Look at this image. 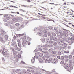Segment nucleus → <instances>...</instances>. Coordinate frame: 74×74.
Here are the masks:
<instances>
[{
    "label": "nucleus",
    "mask_w": 74,
    "mask_h": 74,
    "mask_svg": "<svg viewBox=\"0 0 74 74\" xmlns=\"http://www.w3.org/2000/svg\"><path fill=\"white\" fill-rule=\"evenodd\" d=\"M70 69L71 70H73V66H71V67H70Z\"/></svg>",
    "instance_id": "5fc2aeb1"
},
{
    "label": "nucleus",
    "mask_w": 74,
    "mask_h": 74,
    "mask_svg": "<svg viewBox=\"0 0 74 74\" xmlns=\"http://www.w3.org/2000/svg\"><path fill=\"white\" fill-rule=\"evenodd\" d=\"M17 41L18 43H19L20 42H21V41H20V40H19V39H17Z\"/></svg>",
    "instance_id": "6e6d98bb"
},
{
    "label": "nucleus",
    "mask_w": 74,
    "mask_h": 74,
    "mask_svg": "<svg viewBox=\"0 0 74 74\" xmlns=\"http://www.w3.org/2000/svg\"><path fill=\"white\" fill-rule=\"evenodd\" d=\"M62 30H64V31H63V33H64V34H68V33H69V30H67L66 29H65L63 28H62Z\"/></svg>",
    "instance_id": "39448f33"
},
{
    "label": "nucleus",
    "mask_w": 74,
    "mask_h": 74,
    "mask_svg": "<svg viewBox=\"0 0 74 74\" xmlns=\"http://www.w3.org/2000/svg\"><path fill=\"white\" fill-rule=\"evenodd\" d=\"M0 41L2 42H5V41L4 40H3L2 37H0Z\"/></svg>",
    "instance_id": "f8f14e48"
},
{
    "label": "nucleus",
    "mask_w": 74,
    "mask_h": 74,
    "mask_svg": "<svg viewBox=\"0 0 74 74\" xmlns=\"http://www.w3.org/2000/svg\"><path fill=\"white\" fill-rule=\"evenodd\" d=\"M28 44L30 45V42H28Z\"/></svg>",
    "instance_id": "69168bd1"
},
{
    "label": "nucleus",
    "mask_w": 74,
    "mask_h": 74,
    "mask_svg": "<svg viewBox=\"0 0 74 74\" xmlns=\"http://www.w3.org/2000/svg\"><path fill=\"white\" fill-rule=\"evenodd\" d=\"M20 71H21V70L19 69H17L16 71V73H20Z\"/></svg>",
    "instance_id": "6ab92c4d"
},
{
    "label": "nucleus",
    "mask_w": 74,
    "mask_h": 74,
    "mask_svg": "<svg viewBox=\"0 0 74 74\" xmlns=\"http://www.w3.org/2000/svg\"><path fill=\"white\" fill-rule=\"evenodd\" d=\"M39 62H40V63H43V60H42L41 59H39Z\"/></svg>",
    "instance_id": "b1692460"
},
{
    "label": "nucleus",
    "mask_w": 74,
    "mask_h": 74,
    "mask_svg": "<svg viewBox=\"0 0 74 74\" xmlns=\"http://www.w3.org/2000/svg\"><path fill=\"white\" fill-rule=\"evenodd\" d=\"M60 59L61 60H63L64 59V56H62L61 57Z\"/></svg>",
    "instance_id": "cd10ccee"
},
{
    "label": "nucleus",
    "mask_w": 74,
    "mask_h": 74,
    "mask_svg": "<svg viewBox=\"0 0 74 74\" xmlns=\"http://www.w3.org/2000/svg\"><path fill=\"white\" fill-rule=\"evenodd\" d=\"M52 54H53L54 55H55V54H56V51H54L52 52Z\"/></svg>",
    "instance_id": "bb28decb"
},
{
    "label": "nucleus",
    "mask_w": 74,
    "mask_h": 74,
    "mask_svg": "<svg viewBox=\"0 0 74 74\" xmlns=\"http://www.w3.org/2000/svg\"><path fill=\"white\" fill-rule=\"evenodd\" d=\"M31 72L32 73V74H36V73H35V72H34V70H31Z\"/></svg>",
    "instance_id": "393cba45"
},
{
    "label": "nucleus",
    "mask_w": 74,
    "mask_h": 74,
    "mask_svg": "<svg viewBox=\"0 0 74 74\" xmlns=\"http://www.w3.org/2000/svg\"><path fill=\"white\" fill-rule=\"evenodd\" d=\"M49 47V45H43V49L44 50H48V47Z\"/></svg>",
    "instance_id": "f03ea898"
},
{
    "label": "nucleus",
    "mask_w": 74,
    "mask_h": 74,
    "mask_svg": "<svg viewBox=\"0 0 74 74\" xmlns=\"http://www.w3.org/2000/svg\"><path fill=\"white\" fill-rule=\"evenodd\" d=\"M9 6L10 7H14V8H18V7L10 5Z\"/></svg>",
    "instance_id": "c9c22d12"
},
{
    "label": "nucleus",
    "mask_w": 74,
    "mask_h": 74,
    "mask_svg": "<svg viewBox=\"0 0 74 74\" xmlns=\"http://www.w3.org/2000/svg\"><path fill=\"white\" fill-rule=\"evenodd\" d=\"M5 41H7V40H8V38L5 37Z\"/></svg>",
    "instance_id": "e2e57ef3"
},
{
    "label": "nucleus",
    "mask_w": 74,
    "mask_h": 74,
    "mask_svg": "<svg viewBox=\"0 0 74 74\" xmlns=\"http://www.w3.org/2000/svg\"><path fill=\"white\" fill-rule=\"evenodd\" d=\"M53 45L54 46H56L57 45V43L55 42L54 43Z\"/></svg>",
    "instance_id": "79ce46f5"
},
{
    "label": "nucleus",
    "mask_w": 74,
    "mask_h": 74,
    "mask_svg": "<svg viewBox=\"0 0 74 74\" xmlns=\"http://www.w3.org/2000/svg\"><path fill=\"white\" fill-rule=\"evenodd\" d=\"M15 25L16 26H19L20 25V24H19V23H16Z\"/></svg>",
    "instance_id": "72a5a7b5"
},
{
    "label": "nucleus",
    "mask_w": 74,
    "mask_h": 74,
    "mask_svg": "<svg viewBox=\"0 0 74 74\" xmlns=\"http://www.w3.org/2000/svg\"><path fill=\"white\" fill-rule=\"evenodd\" d=\"M64 61H62L60 62V63L61 64H63L64 63Z\"/></svg>",
    "instance_id": "2f4dec72"
},
{
    "label": "nucleus",
    "mask_w": 74,
    "mask_h": 74,
    "mask_svg": "<svg viewBox=\"0 0 74 74\" xmlns=\"http://www.w3.org/2000/svg\"><path fill=\"white\" fill-rule=\"evenodd\" d=\"M64 67L65 69H69V67H68L67 66H64Z\"/></svg>",
    "instance_id": "c85d7f7f"
},
{
    "label": "nucleus",
    "mask_w": 74,
    "mask_h": 74,
    "mask_svg": "<svg viewBox=\"0 0 74 74\" xmlns=\"http://www.w3.org/2000/svg\"><path fill=\"white\" fill-rule=\"evenodd\" d=\"M60 35H61V36H63V35H64V33L61 32L60 33Z\"/></svg>",
    "instance_id": "ea45409f"
},
{
    "label": "nucleus",
    "mask_w": 74,
    "mask_h": 74,
    "mask_svg": "<svg viewBox=\"0 0 74 74\" xmlns=\"http://www.w3.org/2000/svg\"><path fill=\"white\" fill-rule=\"evenodd\" d=\"M12 21H14V22H17V19H16L15 18H14L12 19Z\"/></svg>",
    "instance_id": "a211bd4d"
},
{
    "label": "nucleus",
    "mask_w": 74,
    "mask_h": 74,
    "mask_svg": "<svg viewBox=\"0 0 74 74\" xmlns=\"http://www.w3.org/2000/svg\"><path fill=\"white\" fill-rule=\"evenodd\" d=\"M63 53L62 51H58V54L59 55H62V54H63Z\"/></svg>",
    "instance_id": "412c9836"
},
{
    "label": "nucleus",
    "mask_w": 74,
    "mask_h": 74,
    "mask_svg": "<svg viewBox=\"0 0 74 74\" xmlns=\"http://www.w3.org/2000/svg\"><path fill=\"white\" fill-rule=\"evenodd\" d=\"M14 47H15V48H14L15 50H17V51H20V49H19V48H18L17 47V45L15 46Z\"/></svg>",
    "instance_id": "9d476101"
},
{
    "label": "nucleus",
    "mask_w": 74,
    "mask_h": 74,
    "mask_svg": "<svg viewBox=\"0 0 74 74\" xmlns=\"http://www.w3.org/2000/svg\"><path fill=\"white\" fill-rule=\"evenodd\" d=\"M3 16L4 17H6V19L7 20H9V19H10L11 18V17H8V14H5Z\"/></svg>",
    "instance_id": "0eeeda50"
},
{
    "label": "nucleus",
    "mask_w": 74,
    "mask_h": 74,
    "mask_svg": "<svg viewBox=\"0 0 74 74\" xmlns=\"http://www.w3.org/2000/svg\"><path fill=\"white\" fill-rule=\"evenodd\" d=\"M42 51V49L41 48H40L38 49V51Z\"/></svg>",
    "instance_id": "f704fd0d"
},
{
    "label": "nucleus",
    "mask_w": 74,
    "mask_h": 74,
    "mask_svg": "<svg viewBox=\"0 0 74 74\" xmlns=\"http://www.w3.org/2000/svg\"><path fill=\"white\" fill-rule=\"evenodd\" d=\"M42 59L43 60H46V59H45V58L44 57H42Z\"/></svg>",
    "instance_id": "49530a36"
},
{
    "label": "nucleus",
    "mask_w": 74,
    "mask_h": 74,
    "mask_svg": "<svg viewBox=\"0 0 74 74\" xmlns=\"http://www.w3.org/2000/svg\"><path fill=\"white\" fill-rule=\"evenodd\" d=\"M42 71H45L46 73V74H51V73H50V72L47 71L46 70H45L43 69H42Z\"/></svg>",
    "instance_id": "1a4fd4ad"
},
{
    "label": "nucleus",
    "mask_w": 74,
    "mask_h": 74,
    "mask_svg": "<svg viewBox=\"0 0 74 74\" xmlns=\"http://www.w3.org/2000/svg\"><path fill=\"white\" fill-rule=\"evenodd\" d=\"M52 42H52V41H49V43L50 44H52Z\"/></svg>",
    "instance_id": "13d9d810"
},
{
    "label": "nucleus",
    "mask_w": 74,
    "mask_h": 74,
    "mask_svg": "<svg viewBox=\"0 0 74 74\" xmlns=\"http://www.w3.org/2000/svg\"><path fill=\"white\" fill-rule=\"evenodd\" d=\"M35 61V59L34 58H32L31 59V62L32 63H34V61Z\"/></svg>",
    "instance_id": "f3484780"
},
{
    "label": "nucleus",
    "mask_w": 74,
    "mask_h": 74,
    "mask_svg": "<svg viewBox=\"0 0 74 74\" xmlns=\"http://www.w3.org/2000/svg\"><path fill=\"white\" fill-rule=\"evenodd\" d=\"M64 57L65 58H66V59H67V58H69V56H68L65 55L64 56Z\"/></svg>",
    "instance_id": "473e14b6"
},
{
    "label": "nucleus",
    "mask_w": 74,
    "mask_h": 74,
    "mask_svg": "<svg viewBox=\"0 0 74 74\" xmlns=\"http://www.w3.org/2000/svg\"><path fill=\"white\" fill-rule=\"evenodd\" d=\"M63 45L64 47H67V44L64 43L63 44Z\"/></svg>",
    "instance_id": "58836bf2"
},
{
    "label": "nucleus",
    "mask_w": 74,
    "mask_h": 74,
    "mask_svg": "<svg viewBox=\"0 0 74 74\" xmlns=\"http://www.w3.org/2000/svg\"><path fill=\"white\" fill-rule=\"evenodd\" d=\"M72 66V65L71 64H69V68H70V67H71Z\"/></svg>",
    "instance_id": "a18cd8bd"
},
{
    "label": "nucleus",
    "mask_w": 74,
    "mask_h": 74,
    "mask_svg": "<svg viewBox=\"0 0 74 74\" xmlns=\"http://www.w3.org/2000/svg\"><path fill=\"white\" fill-rule=\"evenodd\" d=\"M57 58L58 59H60V56H57Z\"/></svg>",
    "instance_id": "4d7b16f0"
},
{
    "label": "nucleus",
    "mask_w": 74,
    "mask_h": 74,
    "mask_svg": "<svg viewBox=\"0 0 74 74\" xmlns=\"http://www.w3.org/2000/svg\"><path fill=\"white\" fill-rule=\"evenodd\" d=\"M27 67L28 69H34V66H33L32 67Z\"/></svg>",
    "instance_id": "c756f323"
},
{
    "label": "nucleus",
    "mask_w": 74,
    "mask_h": 74,
    "mask_svg": "<svg viewBox=\"0 0 74 74\" xmlns=\"http://www.w3.org/2000/svg\"><path fill=\"white\" fill-rule=\"evenodd\" d=\"M17 53V52H16V51H14L13 53V55H14V56H15V55H16Z\"/></svg>",
    "instance_id": "dca6fc26"
},
{
    "label": "nucleus",
    "mask_w": 74,
    "mask_h": 74,
    "mask_svg": "<svg viewBox=\"0 0 74 74\" xmlns=\"http://www.w3.org/2000/svg\"><path fill=\"white\" fill-rule=\"evenodd\" d=\"M45 63H51V62H52V58H50L49 60L47 59H46L45 61Z\"/></svg>",
    "instance_id": "20e7f679"
},
{
    "label": "nucleus",
    "mask_w": 74,
    "mask_h": 74,
    "mask_svg": "<svg viewBox=\"0 0 74 74\" xmlns=\"http://www.w3.org/2000/svg\"><path fill=\"white\" fill-rule=\"evenodd\" d=\"M64 66H68V64H67L65 63L64 64Z\"/></svg>",
    "instance_id": "de8ad7c7"
},
{
    "label": "nucleus",
    "mask_w": 74,
    "mask_h": 74,
    "mask_svg": "<svg viewBox=\"0 0 74 74\" xmlns=\"http://www.w3.org/2000/svg\"><path fill=\"white\" fill-rule=\"evenodd\" d=\"M43 55V53H40L39 54V56L40 57H42Z\"/></svg>",
    "instance_id": "a878e982"
},
{
    "label": "nucleus",
    "mask_w": 74,
    "mask_h": 74,
    "mask_svg": "<svg viewBox=\"0 0 74 74\" xmlns=\"http://www.w3.org/2000/svg\"><path fill=\"white\" fill-rule=\"evenodd\" d=\"M27 39L28 40H29V41H31V38L29 37L27 38Z\"/></svg>",
    "instance_id": "37998d69"
},
{
    "label": "nucleus",
    "mask_w": 74,
    "mask_h": 74,
    "mask_svg": "<svg viewBox=\"0 0 74 74\" xmlns=\"http://www.w3.org/2000/svg\"><path fill=\"white\" fill-rule=\"evenodd\" d=\"M62 32V31L61 30H59V33L60 34Z\"/></svg>",
    "instance_id": "774afa93"
},
{
    "label": "nucleus",
    "mask_w": 74,
    "mask_h": 74,
    "mask_svg": "<svg viewBox=\"0 0 74 74\" xmlns=\"http://www.w3.org/2000/svg\"><path fill=\"white\" fill-rule=\"evenodd\" d=\"M27 73V71H24L23 72V73Z\"/></svg>",
    "instance_id": "338daca9"
},
{
    "label": "nucleus",
    "mask_w": 74,
    "mask_h": 74,
    "mask_svg": "<svg viewBox=\"0 0 74 74\" xmlns=\"http://www.w3.org/2000/svg\"><path fill=\"white\" fill-rule=\"evenodd\" d=\"M69 59H72V55H70L69 56Z\"/></svg>",
    "instance_id": "4c0bfd02"
},
{
    "label": "nucleus",
    "mask_w": 74,
    "mask_h": 74,
    "mask_svg": "<svg viewBox=\"0 0 74 74\" xmlns=\"http://www.w3.org/2000/svg\"><path fill=\"white\" fill-rule=\"evenodd\" d=\"M36 29H38V32H41L42 31V30L41 29H40L39 28H36Z\"/></svg>",
    "instance_id": "e433bc0d"
},
{
    "label": "nucleus",
    "mask_w": 74,
    "mask_h": 74,
    "mask_svg": "<svg viewBox=\"0 0 74 74\" xmlns=\"http://www.w3.org/2000/svg\"><path fill=\"white\" fill-rule=\"evenodd\" d=\"M0 32H1V34L2 36H4L5 34V33H6L3 30L1 29H0Z\"/></svg>",
    "instance_id": "423d86ee"
},
{
    "label": "nucleus",
    "mask_w": 74,
    "mask_h": 74,
    "mask_svg": "<svg viewBox=\"0 0 74 74\" xmlns=\"http://www.w3.org/2000/svg\"><path fill=\"white\" fill-rule=\"evenodd\" d=\"M8 37V35H5V37Z\"/></svg>",
    "instance_id": "bf43d9fd"
},
{
    "label": "nucleus",
    "mask_w": 74,
    "mask_h": 74,
    "mask_svg": "<svg viewBox=\"0 0 74 74\" xmlns=\"http://www.w3.org/2000/svg\"><path fill=\"white\" fill-rule=\"evenodd\" d=\"M65 37H67V36H68V34H65Z\"/></svg>",
    "instance_id": "603ef678"
},
{
    "label": "nucleus",
    "mask_w": 74,
    "mask_h": 74,
    "mask_svg": "<svg viewBox=\"0 0 74 74\" xmlns=\"http://www.w3.org/2000/svg\"><path fill=\"white\" fill-rule=\"evenodd\" d=\"M12 45V46H16V45H16V42H13Z\"/></svg>",
    "instance_id": "aec40b11"
},
{
    "label": "nucleus",
    "mask_w": 74,
    "mask_h": 74,
    "mask_svg": "<svg viewBox=\"0 0 74 74\" xmlns=\"http://www.w3.org/2000/svg\"><path fill=\"white\" fill-rule=\"evenodd\" d=\"M21 62L23 64H25V63L23 61H21Z\"/></svg>",
    "instance_id": "09e8293b"
},
{
    "label": "nucleus",
    "mask_w": 74,
    "mask_h": 74,
    "mask_svg": "<svg viewBox=\"0 0 74 74\" xmlns=\"http://www.w3.org/2000/svg\"><path fill=\"white\" fill-rule=\"evenodd\" d=\"M52 36H51L50 37H53V36H54V37H55V36H56V34L54 33H52Z\"/></svg>",
    "instance_id": "4468645a"
},
{
    "label": "nucleus",
    "mask_w": 74,
    "mask_h": 74,
    "mask_svg": "<svg viewBox=\"0 0 74 74\" xmlns=\"http://www.w3.org/2000/svg\"><path fill=\"white\" fill-rule=\"evenodd\" d=\"M53 40L54 41H56L57 40V38H56V37L54 38L53 39Z\"/></svg>",
    "instance_id": "c03bdc74"
},
{
    "label": "nucleus",
    "mask_w": 74,
    "mask_h": 74,
    "mask_svg": "<svg viewBox=\"0 0 74 74\" xmlns=\"http://www.w3.org/2000/svg\"><path fill=\"white\" fill-rule=\"evenodd\" d=\"M22 40H23L22 42L23 45V47L25 48L26 47V45H27V40H26V37H21V38Z\"/></svg>",
    "instance_id": "f257e3e1"
},
{
    "label": "nucleus",
    "mask_w": 74,
    "mask_h": 74,
    "mask_svg": "<svg viewBox=\"0 0 74 74\" xmlns=\"http://www.w3.org/2000/svg\"><path fill=\"white\" fill-rule=\"evenodd\" d=\"M68 71H69V72L70 73H71V69H67Z\"/></svg>",
    "instance_id": "a19ab883"
},
{
    "label": "nucleus",
    "mask_w": 74,
    "mask_h": 74,
    "mask_svg": "<svg viewBox=\"0 0 74 74\" xmlns=\"http://www.w3.org/2000/svg\"><path fill=\"white\" fill-rule=\"evenodd\" d=\"M54 30H57V28L56 27H55L54 28Z\"/></svg>",
    "instance_id": "0e129e2a"
},
{
    "label": "nucleus",
    "mask_w": 74,
    "mask_h": 74,
    "mask_svg": "<svg viewBox=\"0 0 74 74\" xmlns=\"http://www.w3.org/2000/svg\"><path fill=\"white\" fill-rule=\"evenodd\" d=\"M16 37H21V36H24V35H25V34L24 33H23L21 34H16Z\"/></svg>",
    "instance_id": "6e6552de"
},
{
    "label": "nucleus",
    "mask_w": 74,
    "mask_h": 74,
    "mask_svg": "<svg viewBox=\"0 0 74 74\" xmlns=\"http://www.w3.org/2000/svg\"><path fill=\"white\" fill-rule=\"evenodd\" d=\"M38 34L40 36H42V33L38 32Z\"/></svg>",
    "instance_id": "5701e85b"
},
{
    "label": "nucleus",
    "mask_w": 74,
    "mask_h": 74,
    "mask_svg": "<svg viewBox=\"0 0 74 74\" xmlns=\"http://www.w3.org/2000/svg\"><path fill=\"white\" fill-rule=\"evenodd\" d=\"M42 53H44L45 54H47H47H46V55H45V58H46V59H48V58H49V54H48V52H45L43 51H42Z\"/></svg>",
    "instance_id": "7ed1b4c3"
},
{
    "label": "nucleus",
    "mask_w": 74,
    "mask_h": 74,
    "mask_svg": "<svg viewBox=\"0 0 74 74\" xmlns=\"http://www.w3.org/2000/svg\"><path fill=\"white\" fill-rule=\"evenodd\" d=\"M18 57L19 58H21V55L20 54H18Z\"/></svg>",
    "instance_id": "052dcab7"
},
{
    "label": "nucleus",
    "mask_w": 74,
    "mask_h": 74,
    "mask_svg": "<svg viewBox=\"0 0 74 74\" xmlns=\"http://www.w3.org/2000/svg\"><path fill=\"white\" fill-rule=\"evenodd\" d=\"M35 74H41L40 73H38L37 71L36 72Z\"/></svg>",
    "instance_id": "680f3d73"
},
{
    "label": "nucleus",
    "mask_w": 74,
    "mask_h": 74,
    "mask_svg": "<svg viewBox=\"0 0 74 74\" xmlns=\"http://www.w3.org/2000/svg\"><path fill=\"white\" fill-rule=\"evenodd\" d=\"M48 27L49 29L51 30H53V28L51 26H49Z\"/></svg>",
    "instance_id": "2eb2a0df"
},
{
    "label": "nucleus",
    "mask_w": 74,
    "mask_h": 74,
    "mask_svg": "<svg viewBox=\"0 0 74 74\" xmlns=\"http://www.w3.org/2000/svg\"><path fill=\"white\" fill-rule=\"evenodd\" d=\"M48 36H51V33L49 32H48Z\"/></svg>",
    "instance_id": "8fccbe9b"
},
{
    "label": "nucleus",
    "mask_w": 74,
    "mask_h": 74,
    "mask_svg": "<svg viewBox=\"0 0 74 74\" xmlns=\"http://www.w3.org/2000/svg\"><path fill=\"white\" fill-rule=\"evenodd\" d=\"M47 30H48V29H47V28H46V29L43 30V32H44V33H47Z\"/></svg>",
    "instance_id": "ddd939ff"
},
{
    "label": "nucleus",
    "mask_w": 74,
    "mask_h": 74,
    "mask_svg": "<svg viewBox=\"0 0 74 74\" xmlns=\"http://www.w3.org/2000/svg\"><path fill=\"white\" fill-rule=\"evenodd\" d=\"M70 52V51L68 50H67L66 51H64V53H65L66 54V53H69Z\"/></svg>",
    "instance_id": "4be33fe9"
},
{
    "label": "nucleus",
    "mask_w": 74,
    "mask_h": 74,
    "mask_svg": "<svg viewBox=\"0 0 74 74\" xmlns=\"http://www.w3.org/2000/svg\"><path fill=\"white\" fill-rule=\"evenodd\" d=\"M34 58L36 59H38V56H34Z\"/></svg>",
    "instance_id": "864d4df0"
},
{
    "label": "nucleus",
    "mask_w": 74,
    "mask_h": 74,
    "mask_svg": "<svg viewBox=\"0 0 74 74\" xmlns=\"http://www.w3.org/2000/svg\"><path fill=\"white\" fill-rule=\"evenodd\" d=\"M58 60H56L55 59H54L53 60V64H56V63H58Z\"/></svg>",
    "instance_id": "9b49d317"
},
{
    "label": "nucleus",
    "mask_w": 74,
    "mask_h": 74,
    "mask_svg": "<svg viewBox=\"0 0 74 74\" xmlns=\"http://www.w3.org/2000/svg\"><path fill=\"white\" fill-rule=\"evenodd\" d=\"M43 36L44 37H48V36L47 35V34H45L43 35Z\"/></svg>",
    "instance_id": "7c9ffc66"
},
{
    "label": "nucleus",
    "mask_w": 74,
    "mask_h": 74,
    "mask_svg": "<svg viewBox=\"0 0 74 74\" xmlns=\"http://www.w3.org/2000/svg\"><path fill=\"white\" fill-rule=\"evenodd\" d=\"M69 63H72V60H70L69 61Z\"/></svg>",
    "instance_id": "3c124183"
}]
</instances>
